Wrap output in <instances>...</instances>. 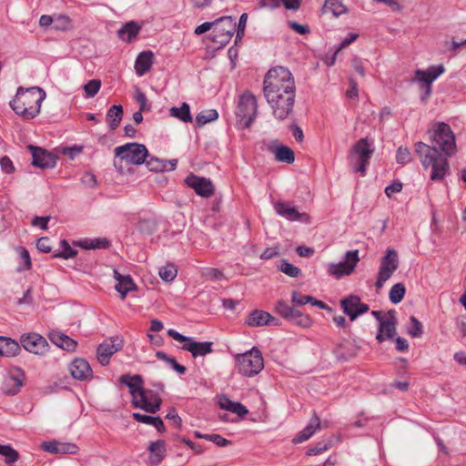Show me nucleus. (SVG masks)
Segmentation results:
<instances>
[{
	"instance_id": "nucleus-1",
	"label": "nucleus",
	"mask_w": 466,
	"mask_h": 466,
	"mask_svg": "<svg viewBox=\"0 0 466 466\" xmlns=\"http://www.w3.org/2000/svg\"><path fill=\"white\" fill-rule=\"evenodd\" d=\"M432 147L417 142L414 150L424 168L431 167L430 178L441 181L450 174L448 157L456 152L455 137L451 127L443 122L438 123L431 134Z\"/></svg>"
},
{
	"instance_id": "nucleus-2",
	"label": "nucleus",
	"mask_w": 466,
	"mask_h": 466,
	"mask_svg": "<svg viewBox=\"0 0 466 466\" xmlns=\"http://www.w3.org/2000/svg\"><path fill=\"white\" fill-rule=\"evenodd\" d=\"M273 116L279 121L287 119L293 112L296 90L263 92Z\"/></svg>"
},
{
	"instance_id": "nucleus-3",
	"label": "nucleus",
	"mask_w": 466,
	"mask_h": 466,
	"mask_svg": "<svg viewBox=\"0 0 466 466\" xmlns=\"http://www.w3.org/2000/svg\"><path fill=\"white\" fill-rule=\"evenodd\" d=\"M296 90L295 81L290 71L283 66H276L268 71L263 81V92Z\"/></svg>"
},
{
	"instance_id": "nucleus-4",
	"label": "nucleus",
	"mask_w": 466,
	"mask_h": 466,
	"mask_svg": "<svg viewBox=\"0 0 466 466\" xmlns=\"http://www.w3.org/2000/svg\"><path fill=\"white\" fill-rule=\"evenodd\" d=\"M373 152L374 148L368 138H360L357 141L349 152V160L353 172L364 176Z\"/></svg>"
},
{
	"instance_id": "nucleus-5",
	"label": "nucleus",
	"mask_w": 466,
	"mask_h": 466,
	"mask_svg": "<svg viewBox=\"0 0 466 466\" xmlns=\"http://www.w3.org/2000/svg\"><path fill=\"white\" fill-rule=\"evenodd\" d=\"M235 360L238 372L246 377H253L264 368L261 351L257 348L243 354H237Z\"/></svg>"
},
{
	"instance_id": "nucleus-6",
	"label": "nucleus",
	"mask_w": 466,
	"mask_h": 466,
	"mask_svg": "<svg viewBox=\"0 0 466 466\" xmlns=\"http://www.w3.org/2000/svg\"><path fill=\"white\" fill-rule=\"evenodd\" d=\"M237 116L244 128L251 126L258 115V101L250 91H245L238 99Z\"/></svg>"
},
{
	"instance_id": "nucleus-7",
	"label": "nucleus",
	"mask_w": 466,
	"mask_h": 466,
	"mask_svg": "<svg viewBox=\"0 0 466 466\" xmlns=\"http://www.w3.org/2000/svg\"><path fill=\"white\" fill-rule=\"evenodd\" d=\"M167 333L173 339L183 343L181 349L190 352L194 359L198 357H205L206 355L213 352V342L211 341L198 342L192 337H187L172 329H169Z\"/></svg>"
},
{
	"instance_id": "nucleus-8",
	"label": "nucleus",
	"mask_w": 466,
	"mask_h": 466,
	"mask_svg": "<svg viewBox=\"0 0 466 466\" xmlns=\"http://www.w3.org/2000/svg\"><path fill=\"white\" fill-rule=\"evenodd\" d=\"M114 153L115 157H118L120 161L137 166L143 164L148 157L147 147L138 143H127L116 147Z\"/></svg>"
},
{
	"instance_id": "nucleus-9",
	"label": "nucleus",
	"mask_w": 466,
	"mask_h": 466,
	"mask_svg": "<svg viewBox=\"0 0 466 466\" xmlns=\"http://www.w3.org/2000/svg\"><path fill=\"white\" fill-rule=\"evenodd\" d=\"M444 72L442 65L431 66L427 69H417L413 80L418 82L422 92L420 99L427 100L431 95V84L439 76Z\"/></svg>"
},
{
	"instance_id": "nucleus-10",
	"label": "nucleus",
	"mask_w": 466,
	"mask_h": 466,
	"mask_svg": "<svg viewBox=\"0 0 466 466\" xmlns=\"http://www.w3.org/2000/svg\"><path fill=\"white\" fill-rule=\"evenodd\" d=\"M399 256L395 249H388L380 259L378 278L375 286L381 289L384 283L393 275L399 268Z\"/></svg>"
},
{
	"instance_id": "nucleus-11",
	"label": "nucleus",
	"mask_w": 466,
	"mask_h": 466,
	"mask_svg": "<svg viewBox=\"0 0 466 466\" xmlns=\"http://www.w3.org/2000/svg\"><path fill=\"white\" fill-rule=\"evenodd\" d=\"M360 261L359 250H350L345 254V260L329 265L328 273L336 279L351 274Z\"/></svg>"
},
{
	"instance_id": "nucleus-12",
	"label": "nucleus",
	"mask_w": 466,
	"mask_h": 466,
	"mask_svg": "<svg viewBox=\"0 0 466 466\" xmlns=\"http://www.w3.org/2000/svg\"><path fill=\"white\" fill-rule=\"evenodd\" d=\"M343 313L349 316L351 321L355 320L359 316L367 313L370 309L368 304L362 303L357 295H350L343 298L339 301Z\"/></svg>"
},
{
	"instance_id": "nucleus-13",
	"label": "nucleus",
	"mask_w": 466,
	"mask_h": 466,
	"mask_svg": "<svg viewBox=\"0 0 466 466\" xmlns=\"http://www.w3.org/2000/svg\"><path fill=\"white\" fill-rule=\"evenodd\" d=\"M124 346V340L120 337H113L104 340L97 348V360L103 366L109 363L110 358L119 351Z\"/></svg>"
},
{
	"instance_id": "nucleus-14",
	"label": "nucleus",
	"mask_w": 466,
	"mask_h": 466,
	"mask_svg": "<svg viewBox=\"0 0 466 466\" xmlns=\"http://www.w3.org/2000/svg\"><path fill=\"white\" fill-rule=\"evenodd\" d=\"M31 165L41 169L53 168L56 165L57 157L40 147L31 145Z\"/></svg>"
},
{
	"instance_id": "nucleus-15",
	"label": "nucleus",
	"mask_w": 466,
	"mask_h": 466,
	"mask_svg": "<svg viewBox=\"0 0 466 466\" xmlns=\"http://www.w3.org/2000/svg\"><path fill=\"white\" fill-rule=\"evenodd\" d=\"M161 403L162 400L157 392L144 388L142 397L135 403V408L142 409L148 413H156L160 410Z\"/></svg>"
},
{
	"instance_id": "nucleus-16",
	"label": "nucleus",
	"mask_w": 466,
	"mask_h": 466,
	"mask_svg": "<svg viewBox=\"0 0 466 466\" xmlns=\"http://www.w3.org/2000/svg\"><path fill=\"white\" fill-rule=\"evenodd\" d=\"M185 182L200 197L208 198L214 194V185L208 178L190 175L186 178Z\"/></svg>"
},
{
	"instance_id": "nucleus-17",
	"label": "nucleus",
	"mask_w": 466,
	"mask_h": 466,
	"mask_svg": "<svg viewBox=\"0 0 466 466\" xmlns=\"http://www.w3.org/2000/svg\"><path fill=\"white\" fill-rule=\"evenodd\" d=\"M121 384L127 385L129 389V392L132 396L131 403L135 407V403H137L139 397H142V391L144 390V380L142 376L124 374L119 378Z\"/></svg>"
},
{
	"instance_id": "nucleus-18",
	"label": "nucleus",
	"mask_w": 466,
	"mask_h": 466,
	"mask_svg": "<svg viewBox=\"0 0 466 466\" xmlns=\"http://www.w3.org/2000/svg\"><path fill=\"white\" fill-rule=\"evenodd\" d=\"M397 319L395 317V311L390 310L386 313V319L381 320L379 325V332L376 339L379 342H383L385 339H392L396 332Z\"/></svg>"
},
{
	"instance_id": "nucleus-19",
	"label": "nucleus",
	"mask_w": 466,
	"mask_h": 466,
	"mask_svg": "<svg viewBox=\"0 0 466 466\" xmlns=\"http://www.w3.org/2000/svg\"><path fill=\"white\" fill-rule=\"evenodd\" d=\"M72 377L79 380H89L93 378V371L89 363L81 358L74 360L69 365Z\"/></svg>"
},
{
	"instance_id": "nucleus-20",
	"label": "nucleus",
	"mask_w": 466,
	"mask_h": 466,
	"mask_svg": "<svg viewBox=\"0 0 466 466\" xmlns=\"http://www.w3.org/2000/svg\"><path fill=\"white\" fill-rule=\"evenodd\" d=\"M276 212L281 217L286 218L290 221H303L306 223L309 222V216L307 213H299L295 208L290 207L288 203L278 202L275 205Z\"/></svg>"
},
{
	"instance_id": "nucleus-21",
	"label": "nucleus",
	"mask_w": 466,
	"mask_h": 466,
	"mask_svg": "<svg viewBox=\"0 0 466 466\" xmlns=\"http://www.w3.org/2000/svg\"><path fill=\"white\" fill-rule=\"evenodd\" d=\"M246 324L250 327L279 325V320L267 311L255 309L248 314Z\"/></svg>"
},
{
	"instance_id": "nucleus-22",
	"label": "nucleus",
	"mask_w": 466,
	"mask_h": 466,
	"mask_svg": "<svg viewBox=\"0 0 466 466\" xmlns=\"http://www.w3.org/2000/svg\"><path fill=\"white\" fill-rule=\"evenodd\" d=\"M28 91L29 88L20 86L16 91L15 98L9 103L11 108L15 112V114L23 116L24 118H27L29 115L27 108L28 101L25 97V95Z\"/></svg>"
},
{
	"instance_id": "nucleus-23",
	"label": "nucleus",
	"mask_w": 466,
	"mask_h": 466,
	"mask_svg": "<svg viewBox=\"0 0 466 466\" xmlns=\"http://www.w3.org/2000/svg\"><path fill=\"white\" fill-rule=\"evenodd\" d=\"M141 30V26L136 21H129L124 24L117 30V37L127 43L132 42L137 38V35Z\"/></svg>"
},
{
	"instance_id": "nucleus-24",
	"label": "nucleus",
	"mask_w": 466,
	"mask_h": 466,
	"mask_svg": "<svg viewBox=\"0 0 466 466\" xmlns=\"http://www.w3.org/2000/svg\"><path fill=\"white\" fill-rule=\"evenodd\" d=\"M49 338L54 344L64 350L74 352L76 350L77 342L60 331H53Z\"/></svg>"
},
{
	"instance_id": "nucleus-25",
	"label": "nucleus",
	"mask_w": 466,
	"mask_h": 466,
	"mask_svg": "<svg viewBox=\"0 0 466 466\" xmlns=\"http://www.w3.org/2000/svg\"><path fill=\"white\" fill-rule=\"evenodd\" d=\"M114 278L117 281L115 289L121 294L122 299H125L129 291L137 289L136 284L129 275L123 276L116 269H114Z\"/></svg>"
},
{
	"instance_id": "nucleus-26",
	"label": "nucleus",
	"mask_w": 466,
	"mask_h": 466,
	"mask_svg": "<svg viewBox=\"0 0 466 466\" xmlns=\"http://www.w3.org/2000/svg\"><path fill=\"white\" fill-rule=\"evenodd\" d=\"M149 461L151 464L158 465L166 457V444L162 440L150 442L148 446Z\"/></svg>"
},
{
	"instance_id": "nucleus-27",
	"label": "nucleus",
	"mask_w": 466,
	"mask_h": 466,
	"mask_svg": "<svg viewBox=\"0 0 466 466\" xmlns=\"http://www.w3.org/2000/svg\"><path fill=\"white\" fill-rule=\"evenodd\" d=\"M218 404L221 409L235 413L239 417H244L248 413V409L243 404L232 401L225 395L219 397Z\"/></svg>"
},
{
	"instance_id": "nucleus-28",
	"label": "nucleus",
	"mask_w": 466,
	"mask_h": 466,
	"mask_svg": "<svg viewBox=\"0 0 466 466\" xmlns=\"http://www.w3.org/2000/svg\"><path fill=\"white\" fill-rule=\"evenodd\" d=\"M147 168L154 172H163L167 170H174L177 167V160L173 159L169 161L161 160L157 157H150L148 160L146 159Z\"/></svg>"
},
{
	"instance_id": "nucleus-29",
	"label": "nucleus",
	"mask_w": 466,
	"mask_h": 466,
	"mask_svg": "<svg viewBox=\"0 0 466 466\" xmlns=\"http://www.w3.org/2000/svg\"><path fill=\"white\" fill-rule=\"evenodd\" d=\"M320 428V420L319 418L314 414V416L310 419L309 424L298 433V435L294 438L293 441L295 443H301L309 440L315 431Z\"/></svg>"
},
{
	"instance_id": "nucleus-30",
	"label": "nucleus",
	"mask_w": 466,
	"mask_h": 466,
	"mask_svg": "<svg viewBox=\"0 0 466 466\" xmlns=\"http://www.w3.org/2000/svg\"><path fill=\"white\" fill-rule=\"evenodd\" d=\"M20 345L15 340L0 336V356L15 357L20 352Z\"/></svg>"
},
{
	"instance_id": "nucleus-31",
	"label": "nucleus",
	"mask_w": 466,
	"mask_h": 466,
	"mask_svg": "<svg viewBox=\"0 0 466 466\" xmlns=\"http://www.w3.org/2000/svg\"><path fill=\"white\" fill-rule=\"evenodd\" d=\"M236 31V22L231 16H222L214 21V28L211 32L234 35Z\"/></svg>"
},
{
	"instance_id": "nucleus-32",
	"label": "nucleus",
	"mask_w": 466,
	"mask_h": 466,
	"mask_svg": "<svg viewBox=\"0 0 466 466\" xmlns=\"http://www.w3.org/2000/svg\"><path fill=\"white\" fill-rule=\"evenodd\" d=\"M123 117V107L121 105L112 106L106 113V121L111 130L116 129Z\"/></svg>"
},
{
	"instance_id": "nucleus-33",
	"label": "nucleus",
	"mask_w": 466,
	"mask_h": 466,
	"mask_svg": "<svg viewBox=\"0 0 466 466\" xmlns=\"http://www.w3.org/2000/svg\"><path fill=\"white\" fill-rule=\"evenodd\" d=\"M46 91L39 86H31V99H34L35 102V109L32 110L31 106V119L35 118L41 112V104L46 99Z\"/></svg>"
},
{
	"instance_id": "nucleus-34",
	"label": "nucleus",
	"mask_w": 466,
	"mask_h": 466,
	"mask_svg": "<svg viewBox=\"0 0 466 466\" xmlns=\"http://www.w3.org/2000/svg\"><path fill=\"white\" fill-rule=\"evenodd\" d=\"M21 386L22 381L20 379L14 375H8L4 379L2 390L4 391L5 394L14 395L17 393Z\"/></svg>"
},
{
	"instance_id": "nucleus-35",
	"label": "nucleus",
	"mask_w": 466,
	"mask_h": 466,
	"mask_svg": "<svg viewBox=\"0 0 466 466\" xmlns=\"http://www.w3.org/2000/svg\"><path fill=\"white\" fill-rule=\"evenodd\" d=\"M48 349V342L44 337L31 333V353L42 355L47 352Z\"/></svg>"
},
{
	"instance_id": "nucleus-36",
	"label": "nucleus",
	"mask_w": 466,
	"mask_h": 466,
	"mask_svg": "<svg viewBox=\"0 0 466 466\" xmlns=\"http://www.w3.org/2000/svg\"><path fill=\"white\" fill-rule=\"evenodd\" d=\"M275 159L279 162L291 164L295 161L294 152L287 146L279 145L275 150Z\"/></svg>"
},
{
	"instance_id": "nucleus-37",
	"label": "nucleus",
	"mask_w": 466,
	"mask_h": 466,
	"mask_svg": "<svg viewBox=\"0 0 466 466\" xmlns=\"http://www.w3.org/2000/svg\"><path fill=\"white\" fill-rule=\"evenodd\" d=\"M323 10L324 13H330L335 17H338L347 12V7L343 5L341 0H326Z\"/></svg>"
},
{
	"instance_id": "nucleus-38",
	"label": "nucleus",
	"mask_w": 466,
	"mask_h": 466,
	"mask_svg": "<svg viewBox=\"0 0 466 466\" xmlns=\"http://www.w3.org/2000/svg\"><path fill=\"white\" fill-rule=\"evenodd\" d=\"M170 116L178 118L179 120L187 123L192 121L190 108L188 104L183 103L180 107H171Z\"/></svg>"
},
{
	"instance_id": "nucleus-39",
	"label": "nucleus",
	"mask_w": 466,
	"mask_h": 466,
	"mask_svg": "<svg viewBox=\"0 0 466 466\" xmlns=\"http://www.w3.org/2000/svg\"><path fill=\"white\" fill-rule=\"evenodd\" d=\"M218 117V113L216 109H208L201 111L197 115L196 122L198 127H203L208 123L217 120Z\"/></svg>"
},
{
	"instance_id": "nucleus-40",
	"label": "nucleus",
	"mask_w": 466,
	"mask_h": 466,
	"mask_svg": "<svg viewBox=\"0 0 466 466\" xmlns=\"http://www.w3.org/2000/svg\"><path fill=\"white\" fill-rule=\"evenodd\" d=\"M406 289L402 283L393 285L390 290L389 298L393 304L400 303L405 296Z\"/></svg>"
},
{
	"instance_id": "nucleus-41",
	"label": "nucleus",
	"mask_w": 466,
	"mask_h": 466,
	"mask_svg": "<svg viewBox=\"0 0 466 466\" xmlns=\"http://www.w3.org/2000/svg\"><path fill=\"white\" fill-rule=\"evenodd\" d=\"M0 455L5 457V463L10 466H12L11 464L15 462L19 458V453L10 445L0 444Z\"/></svg>"
},
{
	"instance_id": "nucleus-42",
	"label": "nucleus",
	"mask_w": 466,
	"mask_h": 466,
	"mask_svg": "<svg viewBox=\"0 0 466 466\" xmlns=\"http://www.w3.org/2000/svg\"><path fill=\"white\" fill-rule=\"evenodd\" d=\"M76 254H77V250L71 248L69 243L66 239H63L60 242V251L54 254L53 257L68 259V258L76 257Z\"/></svg>"
},
{
	"instance_id": "nucleus-43",
	"label": "nucleus",
	"mask_w": 466,
	"mask_h": 466,
	"mask_svg": "<svg viewBox=\"0 0 466 466\" xmlns=\"http://www.w3.org/2000/svg\"><path fill=\"white\" fill-rule=\"evenodd\" d=\"M274 309L277 314L287 320H289L296 310L294 307L289 306L284 300H279Z\"/></svg>"
},
{
	"instance_id": "nucleus-44",
	"label": "nucleus",
	"mask_w": 466,
	"mask_h": 466,
	"mask_svg": "<svg viewBox=\"0 0 466 466\" xmlns=\"http://www.w3.org/2000/svg\"><path fill=\"white\" fill-rule=\"evenodd\" d=\"M289 321L302 328H309L312 324L311 319L298 309L295 310Z\"/></svg>"
},
{
	"instance_id": "nucleus-45",
	"label": "nucleus",
	"mask_w": 466,
	"mask_h": 466,
	"mask_svg": "<svg viewBox=\"0 0 466 466\" xmlns=\"http://www.w3.org/2000/svg\"><path fill=\"white\" fill-rule=\"evenodd\" d=\"M278 268L279 270L291 278H298L301 274V270L298 267L294 266L293 264L289 263L285 259L278 267Z\"/></svg>"
},
{
	"instance_id": "nucleus-46",
	"label": "nucleus",
	"mask_w": 466,
	"mask_h": 466,
	"mask_svg": "<svg viewBox=\"0 0 466 466\" xmlns=\"http://www.w3.org/2000/svg\"><path fill=\"white\" fill-rule=\"evenodd\" d=\"M177 274V269L175 265L167 264L159 269L160 278L167 282L173 280Z\"/></svg>"
},
{
	"instance_id": "nucleus-47",
	"label": "nucleus",
	"mask_w": 466,
	"mask_h": 466,
	"mask_svg": "<svg viewBox=\"0 0 466 466\" xmlns=\"http://www.w3.org/2000/svg\"><path fill=\"white\" fill-rule=\"evenodd\" d=\"M72 27L71 20L66 15H59L54 18L53 28L59 31H66Z\"/></svg>"
},
{
	"instance_id": "nucleus-48",
	"label": "nucleus",
	"mask_w": 466,
	"mask_h": 466,
	"mask_svg": "<svg viewBox=\"0 0 466 466\" xmlns=\"http://www.w3.org/2000/svg\"><path fill=\"white\" fill-rule=\"evenodd\" d=\"M15 250L18 253L20 259L22 261V264L16 268V271L21 272L23 270L28 269L29 268V253H28V251L23 247H16Z\"/></svg>"
},
{
	"instance_id": "nucleus-49",
	"label": "nucleus",
	"mask_w": 466,
	"mask_h": 466,
	"mask_svg": "<svg viewBox=\"0 0 466 466\" xmlns=\"http://www.w3.org/2000/svg\"><path fill=\"white\" fill-rule=\"evenodd\" d=\"M153 66V60H136L134 68L137 76H142L149 72Z\"/></svg>"
},
{
	"instance_id": "nucleus-50",
	"label": "nucleus",
	"mask_w": 466,
	"mask_h": 466,
	"mask_svg": "<svg viewBox=\"0 0 466 466\" xmlns=\"http://www.w3.org/2000/svg\"><path fill=\"white\" fill-rule=\"evenodd\" d=\"M101 87V81L98 79H92L84 86V90L87 97H94Z\"/></svg>"
},
{
	"instance_id": "nucleus-51",
	"label": "nucleus",
	"mask_w": 466,
	"mask_h": 466,
	"mask_svg": "<svg viewBox=\"0 0 466 466\" xmlns=\"http://www.w3.org/2000/svg\"><path fill=\"white\" fill-rule=\"evenodd\" d=\"M397 163L406 165L412 160V155L407 147H400L396 154Z\"/></svg>"
},
{
	"instance_id": "nucleus-52",
	"label": "nucleus",
	"mask_w": 466,
	"mask_h": 466,
	"mask_svg": "<svg viewBox=\"0 0 466 466\" xmlns=\"http://www.w3.org/2000/svg\"><path fill=\"white\" fill-rule=\"evenodd\" d=\"M232 36H233V35H228V34H224V33H221V34L215 33V32L210 33V37H211L212 42L214 44L218 45V46H215V48H219L222 46L228 43Z\"/></svg>"
},
{
	"instance_id": "nucleus-53",
	"label": "nucleus",
	"mask_w": 466,
	"mask_h": 466,
	"mask_svg": "<svg viewBox=\"0 0 466 466\" xmlns=\"http://www.w3.org/2000/svg\"><path fill=\"white\" fill-rule=\"evenodd\" d=\"M78 447L71 442L57 441V454H76Z\"/></svg>"
},
{
	"instance_id": "nucleus-54",
	"label": "nucleus",
	"mask_w": 466,
	"mask_h": 466,
	"mask_svg": "<svg viewBox=\"0 0 466 466\" xmlns=\"http://www.w3.org/2000/svg\"><path fill=\"white\" fill-rule=\"evenodd\" d=\"M410 319L412 324V328L408 330V333L413 338H420L423 333L422 324L414 316H411Z\"/></svg>"
},
{
	"instance_id": "nucleus-55",
	"label": "nucleus",
	"mask_w": 466,
	"mask_h": 466,
	"mask_svg": "<svg viewBox=\"0 0 466 466\" xmlns=\"http://www.w3.org/2000/svg\"><path fill=\"white\" fill-rule=\"evenodd\" d=\"M109 247V241L106 238H96L86 241L84 248H106Z\"/></svg>"
},
{
	"instance_id": "nucleus-56",
	"label": "nucleus",
	"mask_w": 466,
	"mask_h": 466,
	"mask_svg": "<svg viewBox=\"0 0 466 466\" xmlns=\"http://www.w3.org/2000/svg\"><path fill=\"white\" fill-rule=\"evenodd\" d=\"M291 301L299 306H303L311 301V296L301 295L298 291H293L291 294Z\"/></svg>"
},
{
	"instance_id": "nucleus-57",
	"label": "nucleus",
	"mask_w": 466,
	"mask_h": 466,
	"mask_svg": "<svg viewBox=\"0 0 466 466\" xmlns=\"http://www.w3.org/2000/svg\"><path fill=\"white\" fill-rule=\"evenodd\" d=\"M50 218H51L49 216H46V217L35 216L31 220V226L38 227L41 229H46L47 228V223L50 220Z\"/></svg>"
},
{
	"instance_id": "nucleus-58",
	"label": "nucleus",
	"mask_w": 466,
	"mask_h": 466,
	"mask_svg": "<svg viewBox=\"0 0 466 466\" xmlns=\"http://www.w3.org/2000/svg\"><path fill=\"white\" fill-rule=\"evenodd\" d=\"M207 440L212 441L218 447H225L230 443V441L223 438L219 434H209V436L207 437Z\"/></svg>"
},
{
	"instance_id": "nucleus-59",
	"label": "nucleus",
	"mask_w": 466,
	"mask_h": 466,
	"mask_svg": "<svg viewBox=\"0 0 466 466\" xmlns=\"http://www.w3.org/2000/svg\"><path fill=\"white\" fill-rule=\"evenodd\" d=\"M132 417L134 420H136L138 422L152 425L155 421L156 417L150 416V415H145L138 412H134L132 414Z\"/></svg>"
},
{
	"instance_id": "nucleus-60",
	"label": "nucleus",
	"mask_w": 466,
	"mask_h": 466,
	"mask_svg": "<svg viewBox=\"0 0 466 466\" xmlns=\"http://www.w3.org/2000/svg\"><path fill=\"white\" fill-rule=\"evenodd\" d=\"M36 248L39 251L48 253L51 251L50 241L48 238H39L36 241Z\"/></svg>"
},
{
	"instance_id": "nucleus-61",
	"label": "nucleus",
	"mask_w": 466,
	"mask_h": 466,
	"mask_svg": "<svg viewBox=\"0 0 466 466\" xmlns=\"http://www.w3.org/2000/svg\"><path fill=\"white\" fill-rule=\"evenodd\" d=\"M0 166H1L2 170L7 174H10V173L14 172V170H15L13 162L6 156L0 158Z\"/></svg>"
},
{
	"instance_id": "nucleus-62",
	"label": "nucleus",
	"mask_w": 466,
	"mask_h": 466,
	"mask_svg": "<svg viewBox=\"0 0 466 466\" xmlns=\"http://www.w3.org/2000/svg\"><path fill=\"white\" fill-rule=\"evenodd\" d=\"M401 189L402 183H400V181H395L385 188V194L387 195V197L391 198V196L394 193H399L401 191Z\"/></svg>"
},
{
	"instance_id": "nucleus-63",
	"label": "nucleus",
	"mask_w": 466,
	"mask_h": 466,
	"mask_svg": "<svg viewBox=\"0 0 466 466\" xmlns=\"http://www.w3.org/2000/svg\"><path fill=\"white\" fill-rule=\"evenodd\" d=\"M279 254V250L278 247L268 248L261 253L260 258L263 260H268L277 257Z\"/></svg>"
},
{
	"instance_id": "nucleus-64",
	"label": "nucleus",
	"mask_w": 466,
	"mask_h": 466,
	"mask_svg": "<svg viewBox=\"0 0 466 466\" xmlns=\"http://www.w3.org/2000/svg\"><path fill=\"white\" fill-rule=\"evenodd\" d=\"M41 449L46 452L57 454V441H44L41 444Z\"/></svg>"
}]
</instances>
